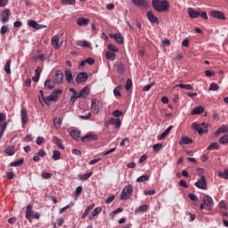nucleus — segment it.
Listing matches in <instances>:
<instances>
[{
    "label": "nucleus",
    "mask_w": 228,
    "mask_h": 228,
    "mask_svg": "<svg viewBox=\"0 0 228 228\" xmlns=\"http://www.w3.org/2000/svg\"><path fill=\"white\" fill-rule=\"evenodd\" d=\"M77 45L80 47H90V43L88 41H77Z\"/></svg>",
    "instance_id": "obj_44"
},
{
    "label": "nucleus",
    "mask_w": 228,
    "mask_h": 228,
    "mask_svg": "<svg viewBox=\"0 0 228 228\" xmlns=\"http://www.w3.org/2000/svg\"><path fill=\"white\" fill-rule=\"evenodd\" d=\"M110 37L115 39L118 44H124V37H122V35L118 33L110 35Z\"/></svg>",
    "instance_id": "obj_25"
},
{
    "label": "nucleus",
    "mask_w": 228,
    "mask_h": 228,
    "mask_svg": "<svg viewBox=\"0 0 228 228\" xmlns=\"http://www.w3.org/2000/svg\"><path fill=\"white\" fill-rule=\"evenodd\" d=\"M37 156H39V158H45V151L44 149H40L37 153Z\"/></svg>",
    "instance_id": "obj_62"
},
{
    "label": "nucleus",
    "mask_w": 228,
    "mask_h": 228,
    "mask_svg": "<svg viewBox=\"0 0 228 228\" xmlns=\"http://www.w3.org/2000/svg\"><path fill=\"white\" fill-rule=\"evenodd\" d=\"M192 129L197 131L199 134H204V133H208V126H206V123H192Z\"/></svg>",
    "instance_id": "obj_3"
},
{
    "label": "nucleus",
    "mask_w": 228,
    "mask_h": 228,
    "mask_svg": "<svg viewBox=\"0 0 228 228\" xmlns=\"http://www.w3.org/2000/svg\"><path fill=\"white\" fill-rule=\"evenodd\" d=\"M8 126V123L4 122L2 125H0L1 130H0V140L3 138V135L4 134V131H6V127Z\"/></svg>",
    "instance_id": "obj_42"
},
{
    "label": "nucleus",
    "mask_w": 228,
    "mask_h": 228,
    "mask_svg": "<svg viewBox=\"0 0 228 228\" xmlns=\"http://www.w3.org/2000/svg\"><path fill=\"white\" fill-rule=\"evenodd\" d=\"M61 43H60V38L58 36H53L52 37V45L54 47V49H60L61 47Z\"/></svg>",
    "instance_id": "obj_18"
},
{
    "label": "nucleus",
    "mask_w": 228,
    "mask_h": 228,
    "mask_svg": "<svg viewBox=\"0 0 228 228\" xmlns=\"http://www.w3.org/2000/svg\"><path fill=\"white\" fill-rule=\"evenodd\" d=\"M211 17L214 19H217L218 20H225V14L221 11H211L210 12Z\"/></svg>",
    "instance_id": "obj_10"
},
{
    "label": "nucleus",
    "mask_w": 228,
    "mask_h": 228,
    "mask_svg": "<svg viewBox=\"0 0 228 228\" xmlns=\"http://www.w3.org/2000/svg\"><path fill=\"white\" fill-rule=\"evenodd\" d=\"M202 202L205 206L208 207V211H211V209H213V206H215V201L213 200V198H211V196L209 195L204 196L202 199Z\"/></svg>",
    "instance_id": "obj_7"
},
{
    "label": "nucleus",
    "mask_w": 228,
    "mask_h": 228,
    "mask_svg": "<svg viewBox=\"0 0 228 228\" xmlns=\"http://www.w3.org/2000/svg\"><path fill=\"white\" fill-rule=\"evenodd\" d=\"M58 101V95L52 93L49 96H47L46 100H45V104H49V102H56Z\"/></svg>",
    "instance_id": "obj_21"
},
{
    "label": "nucleus",
    "mask_w": 228,
    "mask_h": 228,
    "mask_svg": "<svg viewBox=\"0 0 228 228\" xmlns=\"http://www.w3.org/2000/svg\"><path fill=\"white\" fill-rule=\"evenodd\" d=\"M132 3L134 6H138L139 8H147L149 6L147 0H132Z\"/></svg>",
    "instance_id": "obj_14"
},
{
    "label": "nucleus",
    "mask_w": 228,
    "mask_h": 228,
    "mask_svg": "<svg viewBox=\"0 0 228 228\" xmlns=\"http://www.w3.org/2000/svg\"><path fill=\"white\" fill-rule=\"evenodd\" d=\"M149 179H151L150 175H143L142 176H139L136 181L137 183H145L146 181H149Z\"/></svg>",
    "instance_id": "obj_40"
},
{
    "label": "nucleus",
    "mask_w": 228,
    "mask_h": 228,
    "mask_svg": "<svg viewBox=\"0 0 228 228\" xmlns=\"http://www.w3.org/2000/svg\"><path fill=\"white\" fill-rule=\"evenodd\" d=\"M62 4L67 5L69 4L71 6L76 5V0H61Z\"/></svg>",
    "instance_id": "obj_48"
},
{
    "label": "nucleus",
    "mask_w": 228,
    "mask_h": 228,
    "mask_svg": "<svg viewBox=\"0 0 228 228\" xmlns=\"http://www.w3.org/2000/svg\"><path fill=\"white\" fill-rule=\"evenodd\" d=\"M201 113H204V107L202 106L196 107L191 111V115H200Z\"/></svg>",
    "instance_id": "obj_30"
},
{
    "label": "nucleus",
    "mask_w": 228,
    "mask_h": 228,
    "mask_svg": "<svg viewBox=\"0 0 228 228\" xmlns=\"http://www.w3.org/2000/svg\"><path fill=\"white\" fill-rule=\"evenodd\" d=\"M88 95H90V88H88V86H85L80 91V97H82L83 99H86Z\"/></svg>",
    "instance_id": "obj_22"
},
{
    "label": "nucleus",
    "mask_w": 228,
    "mask_h": 228,
    "mask_svg": "<svg viewBox=\"0 0 228 228\" xmlns=\"http://www.w3.org/2000/svg\"><path fill=\"white\" fill-rule=\"evenodd\" d=\"M147 209H149V206L147 205H142L137 208V211L139 213H145V211H147Z\"/></svg>",
    "instance_id": "obj_54"
},
{
    "label": "nucleus",
    "mask_w": 228,
    "mask_h": 228,
    "mask_svg": "<svg viewBox=\"0 0 228 228\" xmlns=\"http://www.w3.org/2000/svg\"><path fill=\"white\" fill-rule=\"evenodd\" d=\"M125 70H126V67L124 66V63L118 64V72L119 74H124Z\"/></svg>",
    "instance_id": "obj_52"
},
{
    "label": "nucleus",
    "mask_w": 228,
    "mask_h": 228,
    "mask_svg": "<svg viewBox=\"0 0 228 228\" xmlns=\"http://www.w3.org/2000/svg\"><path fill=\"white\" fill-rule=\"evenodd\" d=\"M120 90H122V86H118L114 88L113 94L115 97H120L122 95V93H120Z\"/></svg>",
    "instance_id": "obj_38"
},
{
    "label": "nucleus",
    "mask_w": 228,
    "mask_h": 228,
    "mask_svg": "<svg viewBox=\"0 0 228 228\" xmlns=\"http://www.w3.org/2000/svg\"><path fill=\"white\" fill-rule=\"evenodd\" d=\"M132 86H133V80H131V78H128L126 84V90H131Z\"/></svg>",
    "instance_id": "obj_58"
},
{
    "label": "nucleus",
    "mask_w": 228,
    "mask_h": 228,
    "mask_svg": "<svg viewBox=\"0 0 228 228\" xmlns=\"http://www.w3.org/2000/svg\"><path fill=\"white\" fill-rule=\"evenodd\" d=\"M39 94H40V95H39V102H40L42 105H44V104H45V100H46V98L44 97V91L40 90V91H39Z\"/></svg>",
    "instance_id": "obj_47"
},
{
    "label": "nucleus",
    "mask_w": 228,
    "mask_h": 228,
    "mask_svg": "<svg viewBox=\"0 0 228 228\" xmlns=\"http://www.w3.org/2000/svg\"><path fill=\"white\" fill-rule=\"evenodd\" d=\"M20 118H21V124L22 126L26 125L28 123V111L25 109H22L20 110Z\"/></svg>",
    "instance_id": "obj_19"
},
{
    "label": "nucleus",
    "mask_w": 228,
    "mask_h": 228,
    "mask_svg": "<svg viewBox=\"0 0 228 228\" xmlns=\"http://www.w3.org/2000/svg\"><path fill=\"white\" fill-rule=\"evenodd\" d=\"M61 153L60 152V151L58 150H54L52 159H53V161H58L59 159H61Z\"/></svg>",
    "instance_id": "obj_32"
},
{
    "label": "nucleus",
    "mask_w": 228,
    "mask_h": 228,
    "mask_svg": "<svg viewBox=\"0 0 228 228\" xmlns=\"http://www.w3.org/2000/svg\"><path fill=\"white\" fill-rule=\"evenodd\" d=\"M28 26H29V28H33V29H37V30H38V29H45V28H47V26L38 24L34 20H28Z\"/></svg>",
    "instance_id": "obj_8"
},
{
    "label": "nucleus",
    "mask_w": 228,
    "mask_h": 228,
    "mask_svg": "<svg viewBox=\"0 0 228 228\" xmlns=\"http://www.w3.org/2000/svg\"><path fill=\"white\" fill-rule=\"evenodd\" d=\"M108 49H110L112 53H118V48L113 44H110L108 45Z\"/></svg>",
    "instance_id": "obj_55"
},
{
    "label": "nucleus",
    "mask_w": 228,
    "mask_h": 228,
    "mask_svg": "<svg viewBox=\"0 0 228 228\" xmlns=\"http://www.w3.org/2000/svg\"><path fill=\"white\" fill-rule=\"evenodd\" d=\"M69 92H71L72 95L70 97V102L72 104H74V102H76V101H77V99H80L81 97V93H78L77 91H76V89L70 87L69 88Z\"/></svg>",
    "instance_id": "obj_11"
},
{
    "label": "nucleus",
    "mask_w": 228,
    "mask_h": 228,
    "mask_svg": "<svg viewBox=\"0 0 228 228\" xmlns=\"http://www.w3.org/2000/svg\"><path fill=\"white\" fill-rule=\"evenodd\" d=\"M218 149H220V144H218V142H211L207 148L208 151H216Z\"/></svg>",
    "instance_id": "obj_35"
},
{
    "label": "nucleus",
    "mask_w": 228,
    "mask_h": 228,
    "mask_svg": "<svg viewBox=\"0 0 228 228\" xmlns=\"http://www.w3.org/2000/svg\"><path fill=\"white\" fill-rule=\"evenodd\" d=\"M56 83L53 81H52L51 79H48L45 82V88H48V90H53V88H54V85Z\"/></svg>",
    "instance_id": "obj_34"
},
{
    "label": "nucleus",
    "mask_w": 228,
    "mask_h": 228,
    "mask_svg": "<svg viewBox=\"0 0 228 228\" xmlns=\"http://www.w3.org/2000/svg\"><path fill=\"white\" fill-rule=\"evenodd\" d=\"M218 88H219L218 84L212 83V84H210L209 91L210 92H216V91H218Z\"/></svg>",
    "instance_id": "obj_49"
},
{
    "label": "nucleus",
    "mask_w": 228,
    "mask_h": 228,
    "mask_svg": "<svg viewBox=\"0 0 228 228\" xmlns=\"http://www.w3.org/2000/svg\"><path fill=\"white\" fill-rule=\"evenodd\" d=\"M8 33V26H3L0 29V35H6Z\"/></svg>",
    "instance_id": "obj_61"
},
{
    "label": "nucleus",
    "mask_w": 228,
    "mask_h": 228,
    "mask_svg": "<svg viewBox=\"0 0 228 228\" xmlns=\"http://www.w3.org/2000/svg\"><path fill=\"white\" fill-rule=\"evenodd\" d=\"M154 85H155L154 82L148 84L146 86L143 87L142 91L149 92V90H151L152 86H154Z\"/></svg>",
    "instance_id": "obj_59"
},
{
    "label": "nucleus",
    "mask_w": 228,
    "mask_h": 228,
    "mask_svg": "<svg viewBox=\"0 0 228 228\" xmlns=\"http://www.w3.org/2000/svg\"><path fill=\"white\" fill-rule=\"evenodd\" d=\"M36 143L37 145H42V143H45V139L42 136H38L37 139H36Z\"/></svg>",
    "instance_id": "obj_57"
},
{
    "label": "nucleus",
    "mask_w": 228,
    "mask_h": 228,
    "mask_svg": "<svg viewBox=\"0 0 228 228\" xmlns=\"http://www.w3.org/2000/svg\"><path fill=\"white\" fill-rule=\"evenodd\" d=\"M98 139H99V137L96 134H87L84 135L83 137H81V142H83L84 143H88V142H94Z\"/></svg>",
    "instance_id": "obj_9"
},
{
    "label": "nucleus",
    "mask_w": 228,
    "mask_h": 228,
    "mask_svg": "<svg viewBox=\"0 0 228 228\" xmlns=\"http://www.w3.org/2000/svg\"><path fill=\"white\" fill-rule=\"evenodd\" d=\"M73 206H74V203H70L69 205H67L64 208H61L59 213L61 215L62 213H65L67 209H69V208H72Z\"/></svg>",
    "instance_id": "obj_56"
},
{
    "label": "nucleus",
    "mask_w": 228,
    "mask_h": 228,
    "mask_svg": "<svg viewBox=\"0 0 228 228\" xmlns=\"http://www.w3.org/2000/svg\"><path fill=\"white\" fill-rule=\"evenodd\" d=\"M163 149V144L161 143H156L153 145V151L155 152H159V151H161Z\"/></svg>",
    "instance_id": "obj_50"
},
{
    "label": "nucleus",
    "mask_w": 228,
    "mask_h": 228,
    "mask_svg": "<svg viewBox=\"0 0 228 228\" xmlns=\"http://www.w3.org/2000/svg\"><path fill=\"white\" fill-rule=\"evenodd\" d=\"M144 195H155L156 194V191L155 190H145L143 191Z\"/></svg>",
    "instance_id": "obj_63"
},
{
    "label": "nucleus",
    "mask_w": 228,
    "mask_h": 228,
    "mask_svg": "<svg viewBox=\"0 0 228 228\" xmlns=\"http://www.w3.org/2000/svg\"><path fill=\"white\" fill-rule=\"evenodd\" d=\"M87 79H88V74H86V72H80L77 74L76 77V81L78 85L81 83H85Z\"/></svg>",
    "instance_id": "obj_13"
},
{
    "label": "nucleus",
    "mask_w": 228,
    "mask_h": 228,
    "mask_svg": "<svg viewBox=\"0 0 228 228\" xmlns=\"http://www.w3.org/2000/svg\"><path fill=\"white\" fill-rule=\"evenodd\" d=\"M36 72V75L32 77V80L35 82V83H38L39 79H40V71H38V69H37L35 70Z\"/></svg>",
    "instance_id": "obj_45"
},
{
    "label": "nucleus",
    "mask_w": 228,
    "mask_h": 228,
    "mask_svg": "<svg viewBox=\"0 0 228 228\" xmlns=\"http://www.w3.org/2000/svg\"><path fill=\"white\" fill-rule=\"evenodd\" d=\"M218 177L228 180V169H224V172L219 171Z\"/></svg>",
    "instance_id": "obj_39"
},
{
    "label": "nucleus",
    "mask_w": 228,
    "mask_h": 228,
    "mask_svg": "<svg viewBox=\"0 0 228 228\" xmlns=\"http://www.w3.org/2000/svg\"><path fill=\"white\" fill-rule=\"evenodd\" d=\"M219 143H222L223 145H224V143H228V134L219 138Z\"/></svg>",
    "instance_id": "obj_46"
},
{
    "label": "nucleus",
    "mask_w": 228,
    "mask_h": 228,
    "mask_svg": "<svg viewBox=\"0 0 228 228\" xmlns=\"http://www.w3.org/2000/svg\"><path fill=\"white\" fill-rule=\"evenodd\" d=\"M5 154L7 156H13L15 154V147L14 146H9L5 149Z\"/></svg>",
    "instance_id": "obj_36"
},
{
    "label": "nucleus",
    "mask_w": 228,
    "mask_h": 228,
    "mask_svg": "<svg viewBox=\"0 0 228 228\" xmlns=\"http://www.w3.org/2000/svg\"><path fill=\"white\" fill-rule=\"evenodd\" d=\"M108 126H115L116 129H120L122 121H120V118L115 119V118H110L109 121L105 123V127H108Z\"/></svg>",
    "instance_id": "obj_6"
},
{
    "label": "nucleus",
    "mask_w": 228,
    "mask_h": 228,
    "mask_svg": "<svg viewBox=\"0 0 228 228\" xmlns=\"http://www.w3.org/2000/svg\"><path fill=\"white\" fill-rule=\"evenodd\" d=\"M11 65H12V61L9 60L6 61L4 68V72L8 75L12 74V69H10Z\"/></svg>",
    "instance_id": "obj_33"
},
{
    "label": "nucleus",
    "mask_w": 228,
    "mask_h": 228,
    "mask_svg": "<svg viewBox=\"0 0 228 228\" xmlns=\"http://www.w3.org/2000/svg\"><path fill=\"white\" fill-rule=\"evenodd\" d=\"M179 143L180 145H188L190 143H193V140L188 136H183Z\"/></svg>",
    "instance_id": "obj_26"
},
{
    "label": "nucleus",
    "mask_w": 228,
    "mask_h": 228,
    "mask_svg": "<svg viewBox=\"0 0 228 228\" xmlns=\"http://www.w3.org/2000/svg\"><path fill=\"white\" fill-rule=\"evenodd\" d=\"M69 134H70V136H71V138H73V140H79V136H80V134H81V131H79V130H71L70 132H69Z\"/></svg>",
    "instance_id": "obj_28"
},
{
    "label": "nucleus",
    "mask_w": 228,
    "mask_h": 228,
    "mask_svg": "<svg viewBox=\"0 0 228 228\" xmlns=\"http://www.w3.org/2000/svg\"><path fill=\"white\" fill-rule=\"evenodd\" d=\"M23 163H24V160L19 159L17 161L12 162L10 164V167H20V165H23Z\"/></svg>",
    "instance_id": "obj_51"
},
{
    "label": "nucleus",
    "mask_w": 228,
    "mask_h": 228,
    "mask_svg": "<svg viewBox=\"0 0 228 228\" xmlns=\"http://www.w3.org/2000/svg\"><path fill=\"white\" fill-rule=\"evenodd\" d=\"M105 56L107 60L113 61L115 58H117V53H115V52H106Z\"/></svg>",
    "instance_id": "obj_31"
},
{
    "label": "nucleus",
    "mask_w": 228,
    "mask_h": 228,
    "mask_svg": "<svg viewBox=\"0 0 228 228\" xmlns=\"http://www.w3.org/2000/svg\"><path fill=\"white\" fill-rule=\"evenodd\" d=\"M54 83L56 85H60V83H63V72L61 70H57L54 77Z\"/></svg>",
    "instance_id": "obj_15"
},
{
    "label": "nucleus",
    "mask_w": 228,
    "mask_h": 228,
    "mask_svg": "<svg viewBox=\"0 0 228 228\" xmlns=\"http://www.w3.org/2000/svg\"><path fill=\"white\" fill-rule=\"evenodd\" d=\"M196 188L200 190H208V180H206V176L201 175L200 178L194 183Z\"/></svg>",
    "instance_id": "obj_4"
},
{
    "label": "nucleus",
    "mask_w": 228,
    "mask_h": 228,
    "mask_svg": "<svg viewBox=\"0 0 228 228\" xmlns=\"http://www.w3.org/2000/svg\"><path fill=\"white\" fill-rule=\"evenodd\" d=\"M53 142L54 143H56L57 147H59V149H65V146H63V143L61 142V139L58 138V137H54L53 138Z\"/></svg>",
    "instance_id": "obj_41"
},
{
    "label": "nucleus",
    "mask_w": 228,
    "mask_h": 228,
    "mask_svg": "<svg viewBox=\"0 0 228 228\" xmlns=\"http://www.w3.org/2000/svg\"><path fill=\"white\" fill-rule=\"evenodd\" d=\"M131 195H133V185L128 184L123 188L119 199L120 200H127Z\"/></svg>",
    "instance_id": "obj_2"
},
{
    "label": "nucleus",
    "mask_w": 228,
    "mask_h": 228,
    "mask_svg": "<svg viewBox=\"0 0 228 228\" xmlns=\"http://www.w3.org/2000/svg\"><path fill=\"white\" fill-rule=\"evenodd\" d=\"M188 13H189L190 19H197L198 17H200V12L191 7L188 8Z\"/></svg>",
    "instance_id": "obj_17"
},
{
    "label": "nucleus",
    "mask_w": 228,
    "mask_h": 228,
    "mask_svg": "<svg viewBox=\"0 0 228 228\" xmlns=\"http://www.w3.org/2000/svg\"><path fill=\"white\" fill-rule=\"evenodd\" d=\"M10 20V9H4L1 13V22L2 24H6Z\"/></svg>",
    "instance_id": "obj_12"
},
{
    "label": "nucleus",
    "mask_w": 228,
    "mask_h": 228,
    "mask_svg": "<svg viewBox=\"0 0 228 228\" xmlns=\"http://www.w3.org/2000/svg\"><path fill=\"white\" fill-rule=\"evenodd\" d=\"M151 5L155 12L159 13H163V12H168V8H170V4L167 0H152Z\"/></svg>",
    "instance_id": "obj_1"
},
{
    "label": "nucleus",
    "mask_w": 228,
    "mask_h": 228,
    "mask_svg": "<svg viewBox=\"0 0 228 228\" xmlns=\"http://www.w3.org/2000/svg\"><path fill=\"white\" fill-rule=\"evenodd\" d=\"M92 174H94V173L91 172V173L80 175H78V179H80V181H88V179H90V177H92Z\"/></svg>",
    "instance_id": "obj_37"
},
{
    "label": "nucleus",
    "mask_w": 228,
    "mask_h": 228,
    "mask_svg": "<svg viewBox=\"0 0 228 228\" xmlns=\"http://www.w3.org/2000/svg\"><path fill=\"white\" fill-rule=\"evenodd\" d=\"M212 118L214 120H220V114L214 110L212 113Z\"/></svg>",
    "instance_id": "obj_64"
},
{
    "label": "nucleus",
    "mask_w": 228,
    "mask_h": 228,
    "mask_svg": "<svg viewBox=\"0 0 228 228\" xmlns=\"http://www.w3.org/2000/svg\"><path fill=\"white\" fill-rule=\"evenodd\" d=\"M102 212V208L101 207L95 208L93 210L92 215L89 216V220H94V218H95V216H97V215H99Z\"/></svg>",
    "instance_id": "obj_24"
},
{
    "label": "nucleus",
    "mask_w": 228,
    "mask_h": 228,
    "mask_svg": "<svg viewBox=\"0 0 228 228\" xmlns=\"http://www.w3.org/2000/svg\"><path fill=\"white\" fill-rule=\"evenodd\" d=\"M42 177H43V179H51V177H53V174L47 173V172H43Z\"/></svg>",
    "instance_id": "obj_60"
},
{
    "label": "nucleus",
    "mask_w": 228,
    "mask_h": 228,
    "mask_svg": "<svg viewBox=\"0 0 228 228\" xmlns=\"http://www.w3.org/2000/svg\"><path fill=\"white\" fill-rule=\"evenodd\" d=\"M53 124H54L56 129H58V127H60V126H61V118H54Z\"/></svg>",
    "instance_id": "obj_53"
},
{
    "label": "nucleus",
    "mask_w": 228,
    "mask_h": 228,
    "mask_svg": "<svg viewBox=\"0 0 228 228\" xmlns=\"http://www.w3.org/2000/svg\"><path fill=\"white\" fill-rule=\"evenodd\" d=\"M26 218L28 220L33 219V206L32 205H28L26 208Z\"/></svg>",
    "instance_id": "obj_20"
},
{
    "label": "nucleus",
    "mask_w": 228,
    "mask_h": 228,
    "mask_svg": "<svg viewBox=\"0 0 228 228\" xmlns=\"http://www.w3.org/2000/svg\"><path fill=\"white\" fill-rule=\"evenodd\" d=\"M147 17L151 24H159V20L154 15V13H152V12H148Z\"/></svg>",
    "instance_id": "obj_16"
},
{
    "label": "nucleus",
    "mask_w": 228,
    "mask_h": 228,
    "mask_svg": "<svg viewBox=\"0 0 228 228\" xmlns=\"http://www.w3.org/2000/svg\"><path fill=\"white\" fill-rule=\"evenodd\" d=\"M175 86L176 87L178 86L179 88H183V90H193V87L190 84H187V85L178 84Z\"/></svg>",
    "instance_id": "obj_43"
},
{
    "label": "nucleus",
    "mask_w": 228,
    "mask_h": 228,
    "mask_svg": "<svg viewBox=\"0 0 228 228\" xmlns=\"http://www.w3.org/2000/svg\"><path fill=\"white\" fill-rule=\"evenodd\" d=\"M101 108H102V105L100 101L97 99L92 100V105H91V110L94 115H99V112L101 111Z\"/></svg>",
    "instance_id": "obj_5"
},
{
    "label": "nucleus",
    "mask_w": 228,
    "mask_h": 228,
    "mask_svg": "<svg viewBox=\"0 0 228 228\" xmlns=\"http://www.w3.org/2000/svg\"><path fill=\"white\" fill-rule=\"evenodd\" d=\"M88 22H90V20L84 17L78 18L77 20V26H88Z\"/></svg>",
    "instance_id": "obj_23"
},
{
    "label": "nucleus",
    "mask_w": 228,
    "mask_h": 228,
    "mask_svg": "<svg viewBox=\"0 0 228 228\" xmlns=\"http://www.w3.org/2000/svg\"><path fill=\"white\" fill-rule=\"evenodd\" d=\"M222 133H228V126L223 125L221 126L216 132V136H218V134H222Z\"/></svg>",
    "instance_id": "obj_27"
},
{
    "label": "nucleus",
    "mask_w": 228,
    "mask_h": 228,
    "mask_svg": "<svg viewBox=\"0 0 228 228\" xmlns=\"http://www.w3.org/2000/svg\"><path fill=\"white\" fill-rule=\"evenodd\" d=\"M65 77H66L67 83H72V80L74 79V77L72 76V71H70V69L65 70Z\"/></svg>",
    "instance_id": "obj_29"
}]
</instances>
